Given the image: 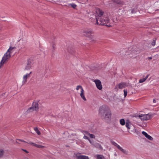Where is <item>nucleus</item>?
I'll return each mask as SVG.
<instances>
[{
  "instance_id": "f257e3e1",
  "label": "nucleus",
  "mask_w": 159,
  "mask_h": 159,
  "mask_svg": "<svg viewBox=\"0 0 159 159\" xmlns=\"http://www.w3.org/2000/svg\"><path fill=\"white\" fill-rule=\"evenodd\" d=\"M100 116L103 119H110L111 116V112L109 107L106 106L101 107L99 110Z\"/></svg>"
},
{
  "instance_id": "a211bd4d",
  "label": "nucleus",
  "mask_w": 159,
  "mask_h": 159,
  "mask_svg": "<svg viewBox=\"0 0 159 159\" xmlns=\"http://www.w3.org/2000/svg\"><path fill=\"white\" fill-rule=\"evenodd\" d=\"M80 96L81 98L84 100L86 101V99L84 96V91L83 89H82V91H81Z\"/></svg>"
},
{
  "instance_id": "393cba45",
  "label": "nucleus",
  "mask_w": 159,
  "mask_h": 159,
  "mask_svg": "<svg viewBox=\"0 0 159 159\" xmlns=\"http://www.w3.org/2000/svg\"><path fill=\"white\" fill-rule=\"evenodd\" d=\"M97 159H105L104 157L102 155H97Z\"/></svg>"
},
{
  "instance_id": "473e14b6",
  "label": "nucleus",
  "mask_w": 159,
  "mask_h": 159,
  "mask_svg": "<svg viewBox=\"0 0 159 159\" xmlns=\"http://www.w3.org/2000/svg\"><path fill=\"white\" fill-rule=\"evenodd\" d=\"M22 150L23 151L25 152L26 153H28L29 152H28L27 150H26L24 149H22Z\"/></svg>"
},
{
  "instance_id": "ddd939ff",
  "label": "nucleus",
  "mask_w": 159,
  "mask_h": 159,
  "mask_svg": "<svg viewBox=\"0 0 159 159\" xmlns=\"http://www.w3.org/2000/svg\"><path fill=\"white\" fill-rule=\"evenodd\" d=\"M128 86L127 84L124 82H121L118 84V87L120 89H122Z\"/></svg>"
},
{
  "instance_id": "cd10ccee",
  "label": "nucleus",
  "mask_w": 159,
  "mask_h": 159,
  "mask_svg": "<svg viewBox=\"0 0 159 159\" xmlns=\"http://www.w3.org/2000/svg\"><path fill=\"white\" fill-rule=\"evenodd\" d=\"M70 5L73 8H75L77 7V5L74 3L70 4Z\"/></svg>"
},
{
  "instance_id": "c756f323",
  "label": "nucleus",
  "mask_w": 159,
  "mask_h": 159,
  "mask_svg": "<svg viewBox=\"0 0 159 159\" xmlns=\"http://www.w3.org/2000/svg\"><path fill=\"white\" fill-rule=\"evenodd\" d=\"M124 97L125 98L127 94V90H124Z\"/></svg>"
},
{
  "instance_id": "37998d69",
  "label": "nucleus",
  "mask_w": 159,
  "mask_h": 159,
  "mask_svg": "<svg viewBox=\"0 0 159 159\" xmlns=\"http://www.w3.org/2000/svg\"><path fill=\"white\" fill-rule=\"evenodd\" d=\"M116 87H117L116 86V88H116Z\"/></svg>"
},
{
  "instance_id": "c85d7f7f",
  "label": "nucleus",
  "mask_w": 159,
  "mask_h": 159,
  "mask_svg": "<svg viewBox=\"0 0 159 159\" xmlns=\"http://www.w3.org/2000/svg\"><path fill=\"white\" fill-rule=\"evenodd\" d=\"M80 89H81V91H82V89H83L81 85H78L76 87V90H78Z\"/></svg>"
},
{
  "instance_id": "9d476101",
  "label": "nucleus",
  "mask_w": 159,
  "mask_h": 159,
  "mask_svg": "<svg viewBox=\"0 0 159 159\" xmlns=\"http://www.w3.org/2000/svg\"><path fill=\"white\" fill-rule=\"evenodd\" d=\"M96 15L99 17H101L104 14V12L99 8L96 9Z\"/></svg>"
},
{
  "instance_id": "412c9836",
  "label": "nucleus",
  "mask_w": 159,
  "mask_h": 159,
  "mask_svg": "<svg viewBox=\"0 0 159 159\" xmlns=\"http://www.w3.org/2000/svg\"><path fill=\"white\" fill-rule=\"evenodd\" d=\"M15 47H10L9 48L7 51V52L8 53H10V54L12 53V50L14 48H15Z\"/></svg>"
},
{
  "instance_id": "79ce46f5",
  "label": "nucleus",
  "mask_w": 159,
  "mask_h": 159,
  "mask_svg": "<svg viewBox=\"0 0 159 159\" xmlns=\"http://www.w3.org/2000/svg\"><path fill=\"white\" fill-rule=\"evenodd\" d=\"M19 140V141H21L22 140Z\"/></svg>"
},
{
  "instance_id": "4be33fe9",
  "label": "nucleus",
  "mask_w": 159,
  "mask_h": 159,
  "mask_svg": "<svg viewBox=\"0 0 159 159\" xmlns=\"http://www.w3.org/2000/svg\"><path fill=\"white\" fill-rule=\"evenodd\" d=\"M34 130L38 135H39L40 134V132L38 128L37 127H34Z\"/></svg>"
},
{
  "instance_id": "f8f14e48",
  "label": "nucleus",
  "mask_w": 159,
  "mask_h": 159,
  "mask_svg": "<svg viewBox=\"0 0 159 159\" xmlns=\"http://www.w3.org/2000/svg\"><path fill=\"white\" fill-rule=\"evenodd\" d=\"M38 105L39 104L38 102H33L32 107L36 111H38L39 109Z\"/></svg>"
},
{
  "instance_id": "7c9ffc66",
  "label": "nucleus",
  "mask_w": 159,
  "mask_h": 159,
  "mask_svg": "<svg viewBox=\"0 0 159 159\" xmlns=\"http://www.w3.org/2000/svg\"><path fill=\"white\" fill-rule=\"evenodd\" d=\"M156 44V41L155 40H153V41L152 43V46H154Z\"/></svg>"
},
{
  "instance_id": "ea45409f",
  "label": "nucleus",
  "mask_w": 159,
  "mask_h": 159,
  "mask_svg": "<svg viewBox=\"0 0 159 159\" xmlns=\"http://www.w3.org/2000/svg\"><path fill=\"white\" fill-rule=\"evenodd\" d=\"M134 9H133L132 10V11H131L132 13H133L134 12Z\"/></svg>"
},
{
  "instance_id": "c9c22d12",
  "label": "nucleus",
  "mask_w": 159,
  "mask_h": 159,
  "mask_svg": "<svg viewBox=\"0 0 159 159\" xmlns=\"http://www.w3.org/2000/svg\"><path fill=\"white\" fill-rule=\"evenodd\" d=\"M84 138L85 139H88V137L86 136H84Z\"/></svg>"
},
{
  "instance_id": "9b49d317",
  "label": "nucleus",
  "mask_w": 159,
  "mask_h": 159,
  "mask_svg": "<svg viewBox=\"0 0 159 159\" xmlns=\"http://www.w3.org/2000/svg\"><path fill=\"white\" fill-rule=\"evenodd\" d=\"M31 62L30 60H28L27 61V63L26 66L25 68V70H30L31 67Z\"/></svg>"
},
{
  "instance_id": "39448f33",
  "label": "nucleus",
  "mask_w": 159,
  "mask_h": 159,
  "mask_svg": "<svg viewBox=\"0 0 159 159\" xmlns=\"http://www.w3.org/2000/svg\"><path fill=\"white\" fill-rule=\"evenodd\" d=\"M32 73V71H30L29 73H27L24 75L23 77V79L22 81V84L24 85L26 84L27 82V79L29 78L30 76V75Z\"/></svg>"
},
{
  "instance_id": "a19ab883",
  "label": "nucleus",
  "mask_w": 159,
  "mask_h": 159,
  "mask_svg": "<svg viewBox=\"0 0 159 159\" xmlns=\"http://www.w3.org/2000/svg\"><path fill=\"white\" fill-rule=\"evenodd\" d=\"M25 159H29V158H25Z\"/></svg>"
},
{
  "instance_id": "f3484780",
  "label": "nucleus",
  "mask_w": 159,
  "mask_h": 159,
  "mask_svg": "<svg viewBox=\"0 0 159 159\" xmlns=\"http://www.w3.org/2000/svg\"><path fill=\"white\" fill-rule=\"evenodd\" d=\"M142 134L148 139H152L153 138L145 131H142Z\"/></svg>"
},
{
  "instance_id": "2eb2a0df",
  "label": "nucleus",
  "mask_w": 159,
  "mask_h": 159,
  "mask_svg": "<svg viewBox=\"0 0 159 159\" xmlns=\"http://www.w3.org/2000/svg\"><path fill=\"white\" fill-rule=\"evenodd\" d=\"M76 159H89L88 156L84 155H76Z\"/></svg>"
},
{
  "instance_id": "2f4dec72",
  "label": "nucleus",
  "mask_w": 159,
  "mask_h": 159,
  "mask_svg": "<svg viewBox=\"0 0 159 159\" xmlns=\"http://www.w3.org/2000/svg\"><path fill=\"white\" fill-rule=\"evenodd\" d=\"M55 44H53L52 45V47L53 48V51H54L55 49Z\"/></svg>"
},
{
  "instance_id": "20e7f679",
  "label": "nucleus",
  "mask_w": 159,
  "mask_h": 159,
  "mask_svg": "<svg viewBox=\"0 0 159 159\" xmlns=\"http://www.w3.org/2000/svg\"><path fill=\"white\" fill-rule=\"evenodd\" d=\"M83 33L85 36L88 37L92 36V34L94 33L93 30L91 29L84 30L83 31Z\"/></svg>"
},
{
  "instance_id": "dca6fc26",
  "label": "nucleus",
  "mask_w": 159,
  "mask_h": 159,
  "mask_svg": "<svg viewBox=\"0 0 159 159\" xmlns=\"http://www.w3.org/2000/svg\"><path fill=\"white\" fill-rule=\"evenodd\" d=\"M29 143L30 144L38 148H44V147L43 146H41L40 145L37 144H35L34 143H33L32 142H29Z\"/></svg>"
},
{
  "instance_id": "b1692460",
  "label": "nucleus",
  "mask_w": 159,
  "mask_h": 159,
  "mask_svg": "<svg viewBox=\"0 0 159 159\" xmlns=\"http://www.w3.org/2000/svg\"><path fill=\"white\" fill-rule=\"evenodd\" d=\"M120 124L122 125H124L125 124V120L124 119H121L120 120Z\"/></svg>"
},
{
  "instance_id": "72a5a7b5",
  "label": "nucleus",
  "mask_w": 159,
  "mask_h": 159,
  "mask_svg": "<svg viewBox=\"0 0 159 159\" xmlns=\"http://www.w3.org/2000/svg\"><path fill=\"white\" fill-rule=\"evenodd\" d=\"M5 94V93H3L2 94H0V98H1L2 96H4Z\"/></svg>"
},
{
  "instance_id": "6e6552de",
  "label": "nucleus",
  "mask_w": 159,
  "mask_h": 159,
  "mask_svg": "<svg viewBox=\"0 0 159 159\" xmlns=\"http://www.w3.org/2000/svg\"><path fill=\"white\" fill-rule=\"evenodd\" d=\"M95 84L97 88L99 90H101L102 88V86L101 81L99 80H94L93 81Z\"/></svg>"
},
{
  "instance_id": "1a4fd4ad",
  "label": "nucleus",
  "mask_w": 159,
  "mask_h": 159,
  "mask_svg": "<svg viewBox=\"0 0 159 159\" xmlns=\"http://www.w3.org/2000/svg\"><path fill=\"white\" fill-rule=\"evenodd\" d=\"M99 20L101 23L99 25H105V24L108 23L109 22V20L107 18L104 17L100 18Z\"/></svg>"
},
{
  "instance_id": "aec40b11",
  "label": "nucleus",
  "mask_w": 159,
  "mask_h": 159,
  "mask_svg": "<svg viewBox=\"0 0 159 159\" xmlns=\"http://www.w3.org/2000/svg\"><path fill=\"white\" fill-rule=\"evenodd\" d=\"M35 111L34 109L31 106V107H30L27 110V112L28 113L31 112L33 111Z\"/></svg>"
},
{
  "instance_id": "f03ea898",
  "label": "nucleus",
  "mask_w": 159,
  "mask_h": 159,
  "mask_svg": "<svg viewBox=\"0 0 159 159\" xmlns=\"http://www.w3.org/2000/svg\"><path fill=\"white\" fill-rule=\"evenodd\" d=\"M10 53L6 52L4 55L1 61L0 62V68L3 66V64L10 59L11 57Z\"/></svg>"
},
{
  "instance_id": "4468645a",
  "label": "nucleus",
  "mask_w": 159,
  "mask_h": 159,
  "mask_svg": "<svg viewBox=\"0 0 159 159\" xmlns=\"http://www.w3.org/2000/svg\"><path fill=\"white\" fill-rule=\"evenodd\" d=\"M112 1L115 3L120 5H122L124 3L123 1L120 0H112Z\"/></svg>"
},
{
  "instance_id": "5701e85b",
  "label": "nucleus",
  "mask_w": 159,
  "mask_h": 159,
  "mask_svg": "<svg viewBox=\"0 0 159 159\" xmlns=\"http://www.w3.org/2000/svg\"><path fill=\"white\" fill-rule=\"evenodd\" d=\"M86 134H87L88 135H89L90 138L91 139H94L95 138V136L93 134H90L88 133V132H86Z\"/></svg>"
},
{
  "instance_id": "7ed1b4c3",
  "label": "nucleus",
  "mask_w": 159,
  "mask_h": 159,
  "mask_svg": "<svg viewBox=\"0 0 159 159\" xmlns=\"http://www.w3.org/2000/svg\"><path fill=\"white\" fill-rule=\"evenodd\" d=\"M135 116L136 117H139L141 120H149L152 117V115L149 114L146 115H138Z\"/></svg>"
},
{
  "instance_id": "bb28decb",
  "label": "nucleus",
  "mask_w": 159,
  "mask_h": 159,
  "mask_svg": "<svg viewBox=\"0 0 159 159\" xmlns=\"http://www.w3.org/2000/svg\"><path fill=\"white\" fill-rule=\"evenodd\" d=\"M130 125V122L129 121H128L126 123V126L128 129H129V125Z\"/></svg>"
},
{
  "instance_id": "a878e982",
  "label": "nucleus",
  "mask_w": 159,
  "mask_h": 159,
  "mask_svg": "<svg viewBox=\"0 0 159 159\" xmlns=\"http://www.w3.org/2000/svg\"><path fill=\"white\" fill-rule=\"evenodd\" d=\"M4 153V152L2 149H0V157H2V155Z\"/></svg>"
},
{
  "instance_id": "e433bc0d",
  "label": "nucleus",
  "mask_w": 159,
  "mask_h": 159,
  "mask_svg": "<svg viewBox=\"0 0 159 159\" xmlns=\"http://www.w3.org/2000/svg\"><path fill=\"white\" fill-rule=\"evenodd\" d=\"M99 18H96V21H97V22H96V23L98 25V19Z\"/></svg>"
},
{
  "instance_id": "0eeeda50",
  "label": "nucleus",
  "mask_w": 159,
  "mask_h": 159,
  "mask_svg": "<svg viewBox=\"0 0 159 159\" xmlns=\"http://www.w3.org/2000/svg\"><path fill=\"white\" fill-rule=\"evenodd\" d=\"M89 141L90 143L96 147L98 148H101V145L97 142V140H89Z\"/></svg>"
},
{
  "instance_id": "f704fd0d",
  "label": "nucleus",
  "mask_w": 159,
  "mask_h": 159,
  "mask_svg": "<svg viewBox=\"0 0 159 159\" xmlns=\"http://www.w3.org/2000/svg\"><path fill=\"white\" fill-rule=\"evenodd\" d=\"M68 52L69 53H71V54H72V53H73V50H72V51H71V50H69V49H68Z\"/></svg>"
},
{
  "instance_id": "423d86ee",
  "label": "nucleus",
  "mask_w": 159,
  "mask_h": 159,
  "mask_svg": "<svg viewBox=\"0 0 159 159\" xmlns=\"http://www.w3.org/2000/svg\"><path fill=\"white\" fill-rule=\"evenodd\" d=\"M111 143H112V145L116 146L117 148L119 150L125 154H128V151L123 149L119 145H118L116 143H115L113 141H111Z\"/></svg>"
},
{
  "instance_id": "58836bf2",
  "label": "nucleus",
  "mask_w": 159,
  "mask_h": 159,
  "mask_svg": "<svg viewBox=\"0 0 159 159\" xmlns=\"http://www.w3.org/2000/svg\"><path fill=\"white\" fill-rule=\"evenodd\" d=\"M156 102V100H155V99H154L153 100V102L155 103V102Z\"/></svg>"
},
{
  "instance_id": "6ab92c4d",
  "label": "nucleus",
  "mask_w": 159,
  "mask_h": 159,
  "mask_svg": "<svg viewBox=\"0 0 159 159\" xmlns=\"http://www.w3.org/2000/svg\"><path fill=\"white\" fill-rule=\"evenodd\" d=\"M149 75H148L145 78L140 79L139 80V82L140 83H142L144 82L146 79L148 78Z\"/></svg>"
},
{
  "instance_id": "4c0bfd02",
  "label": "nucleus",
  "mask_w": 159,
  "mask_h": 159,
  "mask_svg": "<svg viewBox=\"0 0 159 159\" xmlns=\"http://www.w3.org/2000/svg\"><path fill=\"white\" fill-rule=\"evenodd\" d=\"M148 59H149V60H150V59H152V57H148Z\"/></svg>"
}]
</instances>
